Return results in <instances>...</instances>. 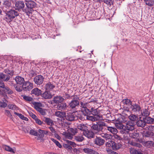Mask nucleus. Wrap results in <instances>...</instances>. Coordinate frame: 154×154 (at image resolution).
<instances>
[{
  "instance_id": "f257e3e1",
  "label": "nucleus",
  "mask_w": 154,
  "mask_h": 154,
  "mask_svg": "<svg viewBox=\"0 0 154 154\" xmlns=\"http://www.w3.org/2000/svg\"><path fill=\"white\" fill-rule=\"evenodd\" d=\"M19 15V13L18 11L15 10L11 9L6 11L4 19L7 22L10 23L16 17Z\"/></svg>"
},
{
  "instance_id": "f03ea898",
  "label": "nucleus",
  "mask_w": 154,
  "mask_h": 154,
  "mask_svg": "<svg viewBox=\"0 0 154 154\" xmlns=\"http://www.w3.org/2000/svg\"><path fill=\"white\" fill-rule=\"evenodd\" d=\"M125 124V125L124 128L120 131L121 133L122 134H130V131L134 129L135 123L132 121H127Z\"/></svg>"
},
{
  "instance_id": "7ed1b4c3",
  "label": "nucleus",
  "mask_w": 154,
  "mask_h": 154,
  "mask_svg": "<svg viewBox=\"0 0 154 154\" xmlns=\"http://www.w3.org/2000/svg\"><path fill=\"white\" fill-rule=\"evenodd\" d=\"M26 7L25 9H24V12L29 16L30 14H32L34 11L33 9L36 7L37 4L35 2L30 0L26 3Z\"/></svg>"
},
{
  "instance_id": "20e7f679",
  "label": "nucleus",
  "mask_w": 154,
  "mask_h": 154,
  "mask_svg": "<svg viewBox=\"0 0 154 154\" xmlns=\"http://www.w3.org/2000/svg\"><path fill=\"white\" fill-rule=\"evenodd\" d=\"M96 123V124L92 125L91 128L95 131V133L96 134H99L101 133L100 131L103 129V127L107 126V124L102 121H100Z\"/></svg>"
},
{
  "instance_id": "39448f33",
  "label": "nucleus",
  "mask_w": 154,
  "mask_h": 154,
  "mask_svg": "<svg viewBox=\"0 0 154 154\" xmlns=\"http://www.w3.org/2000/svg\"><path fill=\"white\" fill-rule=\"evenodd\" d=\"M124 116H121L115 120V125L117 129L122 130L124 128L125 125L124 124L126 122V120L124 119Z\"/></svg>"
},
{
  "instance_id": "423d86ee",
  "label": "nucleus",
  "mask_w": 154,
  "mask_h": 154,
  "mask_svg": "<svg viewBox=\"0 0 154 154\" xmlns=\"http://www.w3.org/2000/svg\"><path fill=\"white\" fill-rule=\"evenodd\" d=\"M106 145L107 147H111L114 150H116L120 149L122 145L119 143H116L113 140H111L108 141L106 143Z\"/></svg>"
},
{
  "instance_id": "0eeeda50",
  "label": "nucleus",
  "mask_w": 154,
  "mask_h": 154,
  "mask_svg": "<svg viewBox=\"0 0 154 154\" xmlns=\"http://www.w3.org/2000/svg\"><path fill=\"white\" fill-rule=\"evenodd\" d=\"M32 104L34 105V108L42 115H45L46 114L45 109H43L40 107L41 106V103H39L33 102Z\"/></svg>"
},
{
  "instance_id": "6e6552de",
  "label": "nucleus",
  "mask_w": 154,
  "mask_h": 154,
  "mask_svg": "<svg viewBox=\"0 0 154 154\" xmlns=\"http://www.w3.org/2000/svg\"><path fill=\"white\" fill-rule=\"evenodd\" d=\"M15 5L16 10L20 11L22 10L24 12V9H25V8H24L25 5L23 1L20 0L17 1L15 2Z\"/></svg>"
},
{
  "instance_id": "1a4fd4ad",
  "label": "nucleus",
  "mask_w": 154,
  "mask_h": 154,
  "mask_svg": "<svg viewBox=\"0 0 154 154\" xmlns=\"http://www.w3.org/2000/svg\"><path fill=\"white\" fill-rule=\"evenodd\" d=\"M33 88V84L27 81L25 82L22 85L23 90L26 91H29Z\"/></svg>"
},
{
  "instance_id": "9d476101",
  "label": "nucleus",
  "mask_w": 154,
  "mask_h": 154,
  "mask_svg": "<svg viewBox=\"0 0 154 154\" xmlns=\"http://www.w3.org/2000/svg\"><path fill=\"white\" fill-rule=\"evenodd\" d=\"M66 119L69 121L76 120V114L75 112L68 113L65 116Z\"/></svg>"
},
{
  "instance_id": "9b49d317",
  "label": "nucleus",
  "mask_w": 154,
  "mask_h": 154,
  "mask_svg": "<svg viewBox=\"0 0 154 154\" xmlns=\"http://www.w3.org/2000/svg\"><path fill=\"white\" fill-rule=\"evenodd\" d=\"M44 78L41 75L36 76L34 79V82L37 85H42L44 81Z\"/></svg>"
},
{
  "instance_id": "f8f14e48",
  "label": "nucleus",
  "mask_w": 154,
  "mask_h": 154,
  "mask_svg": "<svg viewBox=\"0 0 154 154\" xmlns=\"http://www.w3.org/2000/svg\"><path fill=\"white\" fill-rule=\"evenodd\" d=\"M3 6L2 8V10L4 11H6L11 6V2L8 0H4L3 3Z\"/></svg>"
},
{
  "instance_id": "ddd939ff",
  "label": "nucleus",
  "mask_w": 154,
  "mask_h": 154,
  "mask_svg": "<svg viewBox=\"0 0 154 154\" xmlns=\"http://www.w3.org/2000/svg\"><path fill=\"white\" fill-rule=\"evenodd\" d=\"M79 105V102L78 100H72L69 103V106L72 109L75 108Z\"/></svg>"
},
{
  "instance_id": "4468645a",
  "label": "nucleus",
  "mask_w": 154,
  "mask_h": 154,
  "mask_svg": "<svg viewBox=\"0 0 154 154\" xmlns=\"http://www.w3.org/2000/svg\"><path fill=\"white\" fill-rule=\"evenodd\" d=\"M41 96L45 99H49L51 98L53 95L50 91L46 90L41 94Z\"/></svg>"
},
{
  "instance_id": "2eb2a0df",
  "label": "nucleus",
  "mask_w": 154,
  "mask_h": 154,
  "mask_svg": "<svg viewBox=\"0 0 154 154\" xmlns=\"http://www.w3.org/2000/svg\"><path fill=\"white\" fill-rule=\"evenodd\" d=\"M83 134L89 139L94 138L95 135L93 131L88 130V129L85 132H83Z\"/></svg>"
},
{
  "instance_id": "dca6fc26",
  "label": "nucleus",
  "mask_w": 154,
  "mask_h": 154,
  "mask_svg": "<svg viewBox=\"0 0 154 154\" xmlns=\"http://www.w3.org/2000/svg\"><path fill=\"white\" fill-rule=\"evenodd\" d=\"M63 98L61 96L59 95L54 97L52 101L53 103L58 104L63 102Z\"/></svg>"
},
{
  "instance_id": "f3484780",
  "label": "nucleus",
  "mask_w": 154,
  "mask_h": 154,
  "mask_svg": "<svg viewBox=\"0 0 154 154\" xmlns=\"http://www.w3.org/2000/svg\"><path fill=\"white\" fill-rule=\"evenodd\" d=\"M94 142L95 144L100 146L103 145L104 144L105 140L100 137L96 136Z\"/></svg>"
},
{
  "instance_id": "a211bd4d",
  "label": "nucleus",
  "mask_w": 154,
  "mask_h": 154,
  "mask_svg": "<svg viewBox=\"0 0 154 154\" xmlns=\"http://www.w3.org/2000/svg\"><path fill=\"white\" fill-rule=\"evenodd\" d=\"M130 108L133 112H139L141 110L140 106L136 104H133L131 105Z\"/></svg>"
},
{
  "instance_id": "6ab92c4d",
  "label": "nucleus",
  "mask_w": 154,
  "mask_h": 154,
  "mask_svg": "<svg viewBox=\"0 0 154 154\" xmlns=\"http://www.w3.org/2000/svg\"><path fill=\"white\" fill-rule=\"evenodd\" d=\"M84 116L86 117V119L88 120H91L92 121H95L97 120H101L102 119V117L100 116H89L86 115H85Z\"/></svg>"
},
{
  "instance_id": "aec40b11",
  "label": "nucleus",
  "mask_w": 154,
  "mask_h": 154,
  "mask_svg": "<svg viewBox=\"0 0 154 154\" xmlns=\"http://www.w3.org/2000/svg\"><path fill=\"white\" fill-rule=\"evenodd\" d=\"M55 87V86L53 84L50 82H49L46 84L44 87L46 90L49 91L52 90Z\"/></svg>"
},
{
  "instance_id": "412c9836",
  "label": "nucleus",
  "mask_w": 154,
  "mask_h": 154,
  "mask_svg": "<svg viewBox=\"0 0 154 154\" xmlns=\"http://www.w3.org/2000/svg\"><path fill=\"white\" fill-rule=\"evenodd\" d=\"M15 80L17 84L19 85H23L25 82L24 79L23 78L19 75L16 77L15 78Z\"/></svg>"
},
{
  "instance_id": "4be33fe9",
  "label": "nucleus",
  "mask_w": 154,
  "mask_h": 154,
  "mask_svg": "<svg viewBox=\"0 0 154 154\" xmlns=\"http://www.w3.org/2000/svg\"><path fill=\"white\" fill-rule=\"evenodd\" d=\"M84 152L88 154H99L95 150L89 148H85L83 149Z\"/></svg>"
},
{
  "instance_id": "5701e85b",
  "label": "nucleus",
  "mask_w": 154,
  "mask_h": 154,
  "mask_svg": "<svg viewBox=\"0 0 154 154\" xmlns=\"http://www.w3.org/2000/svg\"><path fill=\"white\" fill-rule=\"evenodd\" d=\"M42 91L37 88H35L32 89L31 91V94H34L36 96L41 95Z\"/></svg>"
},
{
  "instance_id": "b1692460",
  "label": "nucleus",
  "mask_w": 154,
  "mask_h": 154,
  "mask_svg": "<svg viewBox=\"0 0 154 154\" xmlns=\"http://www.w3.org/2000/svg\"><path fill=\"white\" fill-rule=\"evenodd\" d=\"M0 78L4 82L8 81L10 78V76L7 74H4L3 73H0Z\"/></svg>"
},
{
  "instance_id": "393cba45",
  "label": "nucleus",
  "mask_w": 154,
  "mask_h": 154,
  "mask_svg": "<svg viewBox=\"0 0 154 154\" xmlns=\"http://www.w3.org/2000/svg\"><path fill=\"white\" fill-rule=\"evenodd\" d=\"M74 139L78 142H82L85 140L82 134H79L74 136Z\"/></svg>"
},
{
  "instance_id": "a878e982",
  "label": "nucleus",
  "mask_w": 154,
  "mask_h": 154,
  "mask_svg": "<svg viewBox=\"0 0 154 154\" xmlns=\"http://www.w3.org/2000/svg\"><path fill=\"white\" fill-rule=\"evenodd\" d=\"M129 134L130 136L133 138L134 139H136L137 140L140 142V139H139V134H140L137 132V131L134 132L132 133H131L130 134Z\"/></svg>"
},
{
  "instance_id": "bb28decb",
  "label": "nucleus",
  "mask_w": 154,
  "mask_h": 154,
  "mask_svg": "<svg viewBox=\"0 0 154 154\" xmlns=\"http://www.w3.org/2000/svg\"><path fill=\"white\" fill-rule=\"evenodd\" d=\"M77 128L78 129L83 131V132H85L88 128L87 127L83 124L78 125L77 126Z\"/></svg>"
},
{
  "instance_id": "cd10ccee",
  "label": "nucleus",
  "mask_w": 154,
  "mask_h": 154,
  "mask_svg": "<svg viewBox=\"0 0 154 154\" xmlns=\"http://www.w3.org/2000/svg\"><path fill=\"white\" fill-rule=\"evenodd\" d=\"M143 145L148 148H151L154 146V143L152 141H146L143 142Z\"/></svg>"
},
{
  "instance_id": "c85d7f7f",
  "label": "nucleus",
  "mask_w": 154,
  "mask_h": 154,
  "mask_svg": "<svg viewBox=\"0 0 154 154\" xmlns=\"http://www.w3.org/2000/svg\"><path fill=\"white\" fill-rule=\"evenodd\" d=\"M100 134L101 137L105 138L106 140L111 139L112 138V135L110 134H108L106 133H100Z\"/></svg>"
},
{
  "instance_id": "c756f323",
  "label": "nucleus",
  "mask_w": 154,
  "mask_h": 154,
  "mask_svg": "<svg viewBox=\"0 0 154 154\" xmlns=\"http://www.w3.org/2000/svg\"><path fill=\"white\" fill-rule=\"evenodd\" d=\"M66 105L65 103H61L60 104H58L57 106V109L61 110L65 109L66 108Z\"/></svg>"
},
{
  "instance_id": "7c9ffc66",
  "label": "nucleus",
  "mask_w": 154,
  "mask_h": 154,
  "mask_svg": "<svg viewBox=\"0 0 154 154\" xmlns=\"http://www.w3.org/2000/svg\"><path fill=\"white\" fill-rule=\"evenodd\" d=\"M136 124L138 127L143 128L145 126L146 123L144 120H139L136 122Z\"/></svg>"
},
{
  "instance_id": "2f4dec72",
  "label": "nucleus",
  "mask_w": 154,
  "mask_h": 154,
  "mask_svg": "<svg viewBox=\"0 0 154 154\" xmlns=\"http://www.w3.org/2000/svg\"><path fill=\"white\" fill-rule=\"evenodd\" d=\"M106 127L107 128V130L113 134H116L118 132L117 129L115 128L109 126L107 125Z\"/></svg>"
},
{
  "instance_id": "473e14b6",
  "label": "nucleus",
  "mask_w": 154,
  "mask_h": 154,
  "mask_svg": "<svg viewBox=\"0 0 154 154\" xmlns=\"http://www.w3.org/2000/svg\"><path fill=\"white\" fill-rule=\"evenodd\" d=\"M66 113L64 112L57 111L55 112V115L60 118H63L65 117Z\"/></svg>"
},
{
  "instance_id": "72a5a7b5",
  "label": "nucleus",
  "mask_w": 154,
  "mask_h": 154,
  "mask_svg": "<svg viewBox=\"0 0 154 154\" xmlns=\"http://www.w3.org/2000/svg\"><path fill=\"white\" fill-rule=\"evenodd\" d=\"M144 121L146 124H151L154 122V119L150 117L147 116L145 118Z\"/></svg>"
},
{
  "instance_id": "f704fd0d",
  "label": "nucleus",
  "mask_w": 154,
  "mask_h": 154,
  "mask_svg": "<svg viewBox=\"0 0 154 154\" xmlns=\"http://www.w3.org/2000/svg\"><path fill=\"white\" fill-rule=\"evenodd\" d=\"M128 118L130 120V121H132L134 122L138 119L137 116L133 114H131L129 116Z\"/></svg>"
},
{
  "instance_id": "c9c22d12",
  "label": "nucleus",
  "mask_w": 154,
  "mask_h": 154,
  "mask_svg": "<svg viewBox=\"0 0 154 154\" xmlns=\"http://www.w3.org/2000/svg\"><path fill=\"white\" fill-rule=\"evenodd\" d=\"M130 152L131 154H143L138 149H136L134 148L130 149Z\"/></svg>"
},
{
  "instance_id": "e433bc0d",
  "label": "nucleus",
  "mask_w": 154,
  "mask_h": 154,
  "mask_svg": "<svg viewBox=\"0 0 154 154\" xmlns=\"http://www.w3.org/2000/svg\"><path fill=\"white\" fill-rule=\"evenodd\" d=\"M2 91L8 94H11L13 93V91L7 86H5L4 89L2 90Z\"/></svg>"
},
{
  "instance_id": "4c0bfd02",
  "label": "nucleus",
  "mask_w": 154,
  "mask_h": 154,
  "mask_svg": "<svg viewBox=\"0 0 154 154\" xmlns=\"http://www.w3.org/2000/svg\"><path fill=\"white\" fill-rule=\"evenodd\" d=\"M90 112H91V114H93V115L97 116H100L99 115V112L97 111V109H94L93 108H92L91 109Z\"/></svg>"
},
{
  "instance_id": "58836bf2",
  "label": "nucleus",
  "mask_w": 154,
  "mask_h": 154,
  "mask_svg": "<svg viewBox=\"0 0 154 154\" xmlns=\"http://www.w3.org/2000/svg\"><path fill=\"white\" fill-rule=\"evenodd\" d=\"M21 97L23 98L25 100L28 102L31 101L33 100L32 97L28 96L22 95H21Z\"/></svg>"
},
{
  "instance_id": "ea45409f",
  "label": "nucleus",
  "mask_w": 154,
  "mask_h": 154,
  "mask_svg": "<svg viewBox=\"0 0 154 154\" xmlns=\"http://www.w3.org/2000/svg\"><path fill=\"white\" fill-rule=\"evenodd\" d=\"M14 114L18 116L21 119L25 121H27L28 120V118L25 117L24 116L21 114L17 113L16 112H14Z\"/></svg>"
},
{
  "instance_id": "a19ab883",
  "label": "nucleus",
  "mask_w": 154,
  "mask_h": 154,
  "mask_svg": "<svg viewBox=\"0 0 154 154\" xmlns=\"http://www.w3.org/2000/svg\"><path fill=\"white\" fill-rule=\"evenodd\" d=\"M141 114L143 116H144L146 117L149 115L150 112L146 109H143V111L141 112Z\"/></svg>"
},
{
  "instance_id": "79ce46f5",
  "label": "nucleus",
  "mask_w": 154,
  "mask_h": 154,
  "mask_svg": "<svg viewBox=\"0 0 154 154\" xmlns=\"http://www.w3.org/2000/svg\"><path fill=\"white\" fill-rule=\"evenodd\" d=\"M104 2L109 7H110L113 4V0H103Z\"/></svg>"
},
{
  "instance_id": "37998d69",
  "label": "nucleus",
  "mask_w": 154,
  "mask_h": 154,
  "mask_svg": "<svg viewBox=\"0 0 154 154\" xmlns=\"http://www.w3.org/2000/svg\"><path fill=\"white\" fill-rule=\"evenodd\" d=\"M154 135V134L153 132L149 131H146L144 134L145 137H151Z\"/></svg>"
},
{
  "instance_id": "c03bdc74",
  "label": "nucleus",
  "mask_w": 154,
  "mask_h": 154,
  "mask_svg": "<svg viewBox=\"0 0 154 154\" xmlns=\"http://www.w3.org/2000/svg\"><path fill=\"white\" fill-rule=\"evenodd\" d=\"M38 132L39 133L38 134V136H39L40 138L43 137L44 136V134H45V131L41 129H39Z\"/></svg>"
},
{
  "instance_id": "a18cd8bd",
  "label": "nucleus",
  "mask_w": 154,
  "mask_h": 154,
  "mask_svg": "<svg viewBox=\"0 0 154 154\" xmlns=\"http://www.w3.org/2000/svg\"><path fill=\"white\" fill-rule=\"evenodd\" d=\"M76 120H81L83 121L85 119V118L83 116H82L79 114H78L77 113H76Z\"/></svg>"
},
{
  "instance_id": "49530a36",
  "label": "nucleus",
  "mask_w": 154,
  "mask_h": 154,
  "mask_svg": "<svg viewBox=\"0 0 154 154\" xmlns=\"http://www.w3.org/2000/svg\"><path fill=\"white\" fill-rule=\"evenodd\" d=\"M4 72L7 74L12 75H13V71L12 70H10L8 69H5L4 70Z\"/></svg>"
},
{
  "instance_id": "de8ad7c7",
  "label": "nucleus",
  "mask_w": 154,
  "mask_h": 154,
  "mask_svg": "<svg viewBox=\"0 0 154 154\" xmlns=\"http://www.w3.org/2000/svg\"><path fill=\"white\" fill-rule=\"evenodd\" d=\"M45 121L48 125H52V124H53L52 120L50 118H45Z\"/></svg>"
},
{
  "instance_id": "09e8293b",
  "label": "nucleus",
  "mask_w": 154,
  "mask_h": 154,
  "mask_svg": "<svg viewBox=\"0 0 154 154\" xmlns=\"http://www.w3.org/2000/svg\"><path fill=\"white\" fill-rule=\"evenodd\" d=\"M51 140L59 148H61L62 147V146L58 141L53 138H51Z\"/></svg>"
},
{
  "instance_id": "8fccbe9b",
  "label": "nucleus",
  "mask_w": 154,
  "mask_h": 154,
  "mask_svg": "<svg viewBox=\"0 0 154 154\" xmlns=\"http://www.w3.org/2000/svg\"><path fill=\"white\" fill-rule=\"evenodd\" d=\"M29 134L31 135L38 136V133L36 131H35L32 129L30 130Z\"/></svg>"
},
{
  "instance_id": "3c124183",
  "label": "nucleus",
  "mask_w": 154,
  "mask_h": 154,
  "mask_svg": "<svg viewBox=\"0 0 154 154\" xmlns=\"http://www.w3.org/2000/svg\"><path fill=\"white\" fill-rule=\"evenodd\" d=\"M5 146V149L6 150L10 152H12L14 153H15V152L14 151L13 149L9 146L6 145Z\"/></svg>"
},
{
  "instance_id": "603ef678",
  "label": "nucleus",
  "mask_w": 154,
  "mask_h": 154,
  "mask_svg": "<svg viewBox=\"0 0 154 154\" xmlns=\"http://www.w3.org/2000/svg\"><path fill=\"white\" fill-rule=\"evenodd\" d=\"M123 102L124 104H125L126 105H131V102L130 100L128 99L123 100Z\"/></svg>"
},
{
  "instance_id": "864d4df0",
  "label": "nucleus",
  "mask_w": 154,
  "mask_h": 154,
  "mask_svg": "<svg viewBox=\"0 0 154 154\" xmlns=\"http://www.w3.org/2000/svg\"><path fill=\"white\" fill-rule=\"evenodd\" d=\"M63 97L65 98V99H71L72 96H71L69 94L65 93L63 94Z\"/></svg>"
},
{
  "instance_id": "5fc2aeb1",
  "label": "nucleus",
  "mask_w": 154,
  "mask_h": 154,
  "mask_svg": "<svg viewBox=\"0 0 154 154\" xmlns=\"http://www.w3.org/2000/svg\"><path fill=\"white\" fill-rule=\"evenodd\" d=\"M8 107L9 109L12 110H15L16 109L17 106L13 104H9L8 105Z\"/></svg>"
},
{
  "instance_id": "6e6d98bb",
  "label": "nucleus",
  "mask_w": 154,
  "mask_h": 154,
  "mask_svg": "<svg viewBox=\"0 0 154 154\" xmlns=\"http://www.w3.org/2000/svg\"><path fill=\"white\" fill-rule=\"evenodd\" d=\"M77 61L79 63V64H81L82 65H83L84 64L85 61V60H84L81 59V58H78L77 59Z\"/></svg>"
},
{
  "instance_id": "4d7b16f0",
  "label": "nucleus",
  "mask_w": 154,
  "mask_h": 154,
  "mask_svg": "<svg viewBox=\"0 0 154 154\" xmlns=\"http://www.w3.org/2000/svg\"><path fill=\"white\" fill-rule=\"evenodd\" d=\"M80 104V106L84 109L87 107V103H84L83 102L80 101L79 103Z\"/></svg>"
},
{
  "instance_id": "13d9d810",
  "label": "nucleus",
  "mask_w": 154,
  "mask_h": 154,
  "mask_svg": "<svg viewBox=\"0 0 154 154\" xmlns=\"http://www.w3.org/2000/svg\"><path fill=\"white\" fill-rule=\"evenodd\" d=\"M63 146L65 148H66L69 150H71L72 149V147L69 144H64Z\"/></svg>"
},
{
  "instance_id": "bf43d9fd",
  "label": "nucleus",
  "mask_w": 154,
  "mask_h": 154,
  "mask_svg": "<svg viewBox=\"0 0 154 154\" xmlns=\"http://www.w3.org/2000/svg\"><path fill=\"white\" fill-rule=\"evenodd\" d=\"M67 143L70 146H72L73 147H75L76 146V144L74 142L69 140H67Z\"/></svg>"
},
{
  "instance_id": "052dcab7",
  "label": "nucleus",
  "mask_w": 154,
  "mask_h": 154,
  "mask_svg": "<svg viewBox=\"0 0 154 154\" xmlns=\"http://www.w3.org/2000/svg\"><path fill=\"white\" fill-rule=\"evenodd\" d=\"M7 106V104L4 102L0 101V107L5 108Z\"/></svg>"
},
{
  "instance_id": "680f3d73",
  "label": "nucleus",
  "mask_w": 154,
  "mask_h": 154,
  "mask_svg": "<svg viewBox=\"0 0 154 154\" xmlns=\"http://www.w3.org/2000/svg\"><path fill=\"white\" fill-rule=\"evenodd\" d=\"M113 136L114 138L117 140H122V138H121L119 135L116 134H114L113 135Z\"/></svg>"
},
{
  "instance_id": "e2e57ef3",
  "label": "nucleus",
  "mask_w": 154,
  "mask_h": 154,
  "mask_svg": "<svg viewBox=\"0 0 154 154\" xmlns=\"http://www.w3.org/2000/svg\"><path fill=\"white\" fill-rule=\"evenodd\" d=\"M5 114L9 117H12V115L10 111L8 110H5Z\"/></svg>"
},
{
  "instance_id": "0e129e2a",
  "label": "nucleus",
  "mask_w": 154,
  "mask_h": 154,
  "mask_svg": "<svg viewBox=\"0 0 154 154\" xmlns=\"http://www.w3.org/2000/svg\"><path fill=\"white\" fill-rule=\"evenodd\" d=\"M145 4L146 5L150 7L152 6L153 5V3L150 1H146L145 2Z\"/></svg>"
},
{
  "instance_id": "69168bd1",
  "label": "nucleus",
  "mask_w": 154,
  "mask_h": 154,
  "mask_svg": "<svg viewBox=\"0 0 154 154\" xmlns=\"http://www.w3.org/2000/svg\"><path fill=\"white\" fill-rule=\"evenodd\" d=\"M16 90L18 92H21L22 91V89L20 88V87L18 85H17L15 87Z\"/></svg>"
},
{
  "instance_id": "338daca9",
  "label": "nucleus",
  "mask_w": 154,
  "mask_h": 154,
  "mask_svg": "<svg viewBox=\"0 0 154 154\" xmlns=\"http://www.w3.org/2000/svg\"><path fill=\"white\" fill-rule=\"evenodd\" d=\"M36 123L39 125H41L42 124V121L38 118H36L35 120Z\"/></svg>"
},
{
  "instance_id": "774afa93",
  "label": "nucleus",
  "mask_w": 154,
  "mask_h": 154,
  "mask_svg": "<svg viewBox=\"0 0 154 154\" xmlns=\"http://www.w3.org/2000/svg\"><path fill=\"white\" fill-rule=\"evenodd\" d=\"M70 131L72 132V134L73 135L75 134L77 132V129L76 128H71L70 129Z\"/></svg>"
}]
</instances>
